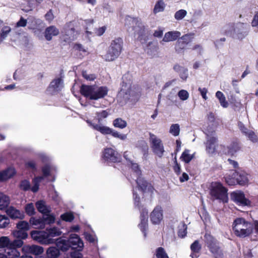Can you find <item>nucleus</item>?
<instances>
[{
  "label": "nucleus",
  "mask_w": 258,
  "mask_h": 258,
  "mask_svg": "<svg viewBox=\"0 0 258 258\" xmlns=\"http://www.w3.org/2000/svg\"><path fill=\"white\" fill-rule=\"evenodd\" d=\"M80 91L83 96L91 100H98L107 95L108 89L105 86L98 87L82 85Z\"/></svg>",
  "instance_id": "f257e3e1"
},
{
  "label": "nucleus",
  "mask_w": 258,
  "mask_h": 258,
  "mask_svg": "<svg viewBox=\"0 0 258 258\" xmlns=\"http://www.w3.org/2000/svg\"><path fill=\"white\" fill-rule=\"evenodd\" d=\"M55 245L62 251L67 250L70 247L76 249L78 251L82 250L84 243L80 237L76 234H71L68 241L62 238L57 239Z\"/></svg>",
  "instance_id": "f03ea898"
},
{
  "label": "nucleus",
  "mask_w": 258,
  "mask_h": 258,
  "mask_svg": "<svg viewBox=\"0 0 258 258\" xmlns=\"http://www.w3.org/2000/svg\"><path fill=\"white\" fill-rule=\"evenodd\" d=\"M28 27L29 29L34 30V33L39 39H42L45 37L48 40V27H46L44 31V23L39 19H36L33 16H29L27 18Z\"/></svg>",
  "instance_id": "7ed1b4c3"
},
{
  "label": "nucleus",
  "mask_w": 258,
  "mask_h": 258,
  "mask_svg": "<svg viewBox=\"0 0 258 258\" xmlns=\"http://www.w3.org/2000/svg\"><path fill=\"white\" fill-rule=\"evenodd\" d=\"M123 43L122 39L120 38H117L112 40L107 52L103 55L104 59L108 61L116 59L122 50Z\"/></svg>",
  "instance_id": "20e7f679"
},
{
  "label": "nucleus",
  "mask_w": 258,
  "mask_h": 258,
  "mask_svg": "<svg viewBox=\"0 0 258 258\" xmlns=\"http://www.w3.org/2000/svg\"><path fill=\"white\" fill-rule=\"evenodd\" d=\"M233 228L235 235L240 237L249 236L253 229L251 223L242 218H238L234 220Z\"/></svg>",
  "instance_id": "39448f33"
},
{
  "label": "nucleus",
  "mask_w": 258,
  "mask_h": 258,
  "mask_svg": "<svg viewBox=\"0 0 258 258\" xmlns=\"http://www.w3.org/2000/svg\"><path fill=\"white\" fill-rule=\"evenodd\" d=\"M141 96V93L135 87H133L130 83H122V85L118 93V98H122L125 102L131 100L137 101Z\"/></svg>",
  "instance_id": "423d86ee"
},
{
  "label": "nucleus",
  "mask_w": 258,
  "mask_h": 258,
  "mask_svg": "<svg viewBox=\"0 0 258 258\" xmlns=\"http://www.w3.org/2000/svg\"><path fill=\"white\" fill-rule=\"evenodd\" d=\"M225 181L230 185H232L237 183L240 185H245L248 182V175L245 172L237 173L232 170L227 173L225 177Z\"/></svg>",
  "instance_id": "0eeeda50"
},
{
  "label": "nucleus",
  "mask_w": 258,
  "mask_h": 258,
  "mask_svg": "<svg viewBox=\"0 0 258 258\" xmlns=\"http://www.w3.org/2000/svg\"><path fill=\"white\" fill-rule=\"evenodd\" d=\"M210 194L211 196L217 200L227 202L228 196L226 189L220 182H212L211 185Z\"/></svg>",
  "instance_id": "6e6552de"
},
{
  "label": "nucleus",
  "mask_w": 258,
  "mask_h": 258,
  "mask_svg": "<svg viewBox=\"0 0 258 258\" xmlns=\"http://www.w3.org/2000/svg\"><path fill=\"white\" fill-rule=\"evenodd\" d=\"M150 141L153 152L159 157H162L164 152V148L161 140L153 134L150 135Z\"/></svg>",
  "instance_id": "1a4fd4ad"
},
{
  "label": "nucleus",
  "mask_w": 258,
  "mask_h": 258,
  "mask_svg": "<svg viewBox=\"0 0 258 258\" xmlns=\"http://www.w3.org/2000/svg\"><path fill=\"white\" fill-rule=\"evenodd\" d=\"M244 29V25L242 23H238L236 24H229L224 27V31L227 35L230 36H234V35H241L242 34V36L244 35L243 31ZM238 38H242L240 36H238Z\"/></svg>",
  "instance_id": "9d476101"
},
{
  "label": "nucleus",
  "mask_w": 258,
  "mask_h": 258,
  "mask_svg": "<svg viewBox=\"0 0 258 258\" xmlns=\"http://www.w3.org/2000/svg\"><path fill=\"white\" fill-rule=\"evenodd\" d=\"M16 227L18 230H14L13 232V236L27 238L28 236L27 231L30 228L29 223L24 220L20 221L17 224Z\"/></svg>",
  "instance_id": "9b49d317"
},
{
  "label": "nucleus",
  "mask_w": 258,
  "mask_h": 258,
  "mask_svg": "<svg viewBox=\"0 0 258 258\" xmlns=\"http://www.w3.org/2000/svg\"><path fill=\"white\" fill-rule=\"evenodd\" d=\"M207 136V141L206 143V151L209 155H212L216 152V148L217 143V138L215 132H209L206 133Z\"/></svg>",
  "instance_id": "f8f14e48"
},
{
  "label": "nucleus",
  "mask_w": 258,
  "mask_h": 258,
  "mask_svg": "<svg viewBox=\"0 0 258 258\" xmlns=\"http://www.w3.org/2000/svg\"><path fill=\"white\" fill-rule=\"evenodd\" d=\"M231 199L239 205L247 206L251 205V202L245 198L243 192L240 190L232 192L231 194Z\"/></svg>",
  "instance_id": "ddd939ff"
},
{
  "label": "nucleus",
  "mask_w": 258,
  "mask_h": 258,
  "mask_svg": "<svg viewBox=\"0 0 258 258\" xmlns=\"http://www.w3.org/2000/svg\"><path fill=\"white\" fill-rule=\"evenodd\" d=\"M102 158L105 161L116 162L120 161V157L116 151L112 148H108L104 150Z\"/></svg>",
  "instance_id": "4468645a"
},
{
  "label": "nucleus",
  "mask_w": 258,
  "mask_h": 258,
  "mask_svg": "<svg viewBox=\"0 0 258 258\" xmlns=\"http://www.w3.org/2000/svg\"><path fill=\"white\" fill-rule=\"evenodd\" d=\"M31 238L40 243L48 244V233L44 231L32 230L30 232Z\"/></svg>",
  "instance_id": "2eb2a0df"
},
{
  "label": "nucleus",
  "mask_w": 258,
  "mask_h": 258,
  "mask_svg": "<svg viewBox=\"0 0 258 258\" xmlns=\"http://www.w3.org/2000/svg\"><path fill=\"white\" fill-rule=\"evenodd\" d=\"M163 218L161 207L156 206L150 214V220L154 224H159Z\"/></svg>",
  "instance_id": "dca6fc26"
},
{
  "label": "nucleus",
  "mask_w": 258,
  "mask_h": 258,
  "mask_svg": "<svg viewBox=\"0 0 258 258\" xmlns=\"http://www.w3.org/2000/svg\"><path fill=\"white\" fill-rule=\"evenodd\" d=\"M22 250L23 252L28 253L29 254L38 255L43 252L44 249L42 246L36 245H25L22 247Z\"/></svg>",
  "instance_id": "f3484780"
},
{
  "label": "nucleus",
  "mask_w": 258,
  "mask_h": 258,
  "mask_svg": "<svg viewBox=\"0 0 258 258\" xmlns=\"http://www.w3.org/2000/svg\"><path fill=\"white\" fill-rule=\"evenodd\" d=\"M6 212L7 215L12 219H19L22 220L25 218V215L23 212H21L13 206L7 208Z\"/></svg>",
  "instance_id": "a211bd4d"
},
{
  "label": "nucleus",
  "mask_w": 258,
  "mask_h": 258,
  "mask_svg": "<svg viewBox=\"0 0 258 258\" xmlns=\"http://www.w3.org/2000/svg\"><path fill=\"white\" fill-rule=\"evenodd\" d=\"M29 223L32 225L38 226L40 229H43L45 225L48 224V219L43 216L39 218L31 217L30 218Z\"/></svg>",
  "instance_id": "6ab92c4d"
},
{
  "label": "nucleus",
  "mask_w": 258,
  "mask_h": 258,
  "mask_svg": "<svg viewBox=\"0 0 258 258\" xmlns=\"http://www.w3.org/2000/svg\"><path fill=\"white\" fill-rule=\"evenodd\" d=\"M37 211L42 214V216L48 219V207L43 200H39L35 203Z\"/></svg>",
  "instance_id": "aec40b11"
},
{
  "label": "nucleus",
  "mask_w": 258,
  "mask_h": 258,
  "mask_svg": "<svg viewBox=\"0 0 258 258\" xmlns=\"http://www.w3.org/2000/svg\"><path fill=\"white\" fill-rule=\"evenodd\" d=\"M87 122L93 129L100 132L102 134L108 135L110 134L112 132V129L107 126L103 125L101 124H96L92 123L91 121L88 120Z\"/></svg>",
  "instance_id": "412c9836"
},
{
  "label": "nucleus",
  "mask_w": 258,
  "mask_h": 258,
  "mask_svg": "<svg viewBox=\"0 0 258 258\" xmlns=\"http://www.w3.org/2000/svg\"><path fill=\"white\" fill-rule=\"evenodd\" d=\"M16 173L15 169L13 167H9L7 169L0 172V181H4L12 177Z\"/></svg>",
  "instance_id": "4be33fe9"
},
{
  "label": "nucleus",
  "mask_w": 258,
  "mask_h": 258,
  "mask_svg": "<svg viewBox=\"0 0 258 258\" xmlns=\"http://www.w3.org/2000/svg\"><path fill=\"white\" fill-rule=\"evenodd\" d=\"M180 35L181 33L179 31H169L165 34L162 41L165 42L173 41L178 38Z\"/></svg>",
  "instance_id": "5701e85b"
},
{
  "label": "nucleus",
  "mask_w": 258,
  "mask_h": 258,
  "mask_svg": "<svg viewBox=\"0 0 258 258\" xmlns=\"http://www.w3.org/2000/svg\"><path fill=\"white\" fill-rule=\"evenodd\" d=\"M207 243L211 252L213 253H218L220 256V251L217 245L216 240L210 236L207 237Z\"/></svg>",
  "instance_id": "b1692460"
},
{
  "label": "nucleus",
  "mask_w": 258,
  "mask_h": 258,
  "mask_svg": "<svg viewBox=\"0 0 258 258\" xmlns=\"http://www.w3.org/2000/svg\"><path fill=\"white\" fill-rule=\"evenodd\" d=\"M137 183L139 186V188H140L144 192H150L152 193L153 191V188L151 184L148 183L144 179L139 178L137 180Z\"/></svg>",
  "instance_id": "393cba45"
},
{
  "label": "nucleus",
  "mask_w": 258,
  "mask_h": 258,
  "mask_svg": "<svg viewBox=\"0 0 258 258\" xmlns=\"http://www.w3.org/2000/svg\"><path fill=\"white\" fill-rule=\"evenodd\" d=\"M195 157V153L191 152L190 150L185 149L181 154L180 159L185 163H188Z\"/></svg>",
  "instance_id": "a878e982"
},
{
  "label": "nucleus",
  "mask_w": 258,
  "mask_h": 258,
  "mask_svg": "<svg viewBox=\"0 0 258 258\" xmlns=\"http://www.w3.org/2000/svg\"><path fill=\"white\" fill-rule=\"evenodd\" d=\"M4 255L6 256L7 258H19L20 257V252L16 248L13 247H9L8 249H5V253Z\"/></svg>",
  "instance_id": "bb28decb"
},
{
  "label": "nucleus",
  "mask_w": 258,
  "mask_h": 258,
  "mask_svg": "<svg viewBox=\"0 0 258 258\" xmlns=\"http://www.w3.org/2000/svg\"><path fill=\"white\" fill-rule=\"evenodd\" d=\"M190 248L192 253L190 254L191 258H197L198 257V253L200 252L201 246L199 244L198 241H195L190 246Z\"/></svg>",
  "instance_id": "cd10ccee"
},
{
  "label": "nucleus",
  "mask_w": 258,
  "mask_h": 258,
  "mask_svg": "<svg viewBox=\"0 0 258 258\" xmlns=\"http://www.w3.org/2000/svg\"><path fill=\"white\" fill-rule=\"evenodd\" d=\"M93 20H85L83 23L85 29L86 36L88 38L90 37L92 34L91 30L93 28Z\"/></svg>",
  "instance_id": "c85d7f7f"
},
{
  "label": "nucleus",
  "mask_w": 258,
  "mask_h": 258,
  "mask_svg": "<svg viewBox=\"0 0 258 258\" xmlns=\"http://www.w3.org/2000/svg\"><path fill=\"white\" fill-rule=\"evenodd\" d=\"M148 217V212L146 211L141 214V223L139 224V226L141 230L143 231L146 229L147 226Z\"/></svg>",
  "instance_id": "c756f323"
},
{
  "label": "nucleus",
  "mask_w": 258,
  "mask_h": 258,
  "mask_svg": "<svg viewBox=\"0 0 258 258\" xmlns=\"http://www.w3.org/2000/svg\"><path fill=\"white\" fill-rule=\"evenodd\" d=\"M10 204V198L3 194H0V210H3Z\"/></svg>",
  "instance_id": "7c9ffc66"
},
{
  "label": "nucleus",
  "mask_w": 258,
  "mask_h": 258,
  "mask_svg": "<svg viewBox=\"0 0 258 258\" xmlns=\"http://www.w3.org/2000/svg\"><path fill=\"white\" fill-rule=\"evenodd\" d=\"M165 8V4L163 0H158L155 4L153 12L154 14H157L164 11Z\"/></svg>",
  "instance_id": "2f4dec72"
},
{
  "label": "nucleus",
  "mask_w": 258,
  "mask_h": 258,
  "mask_svg": "<svg viewBox=\"0 0 258 258\" xmlns=\"http://www.w3.org/2000/svg\"><path fill=\"white\" fill-rule=\"evenodd\" d=\"M15 239L14 240L11 241V247L16 249L21 247H23V245L24 244L23 240L26 238L21 237H15Z\"/></svg>",
  "instance_id": "473e14b6"
},
{
  "label": "nucleus",
  "mask_w": 258,
  "mask_h": 258,
  "mask_svg": "<svg viewBox=\"0 0 258 258\" xmlns=\"http://www.w3.org/2000/svg\"><path fill=\"white\" fill-rule=\"evenodd\" d=\"M216 96L219 99L220 103L222 107L224 108L228 107V102L226 101L225 97L222 92L219 91H217L216 93Z\"/></svg>",
  "instance_id": "72a5a7b5"
},
{
  "label": "nucleus",
  "mask_w": 258,
  "mask_h": 258,
  "mask_svg": "<svg viewBox=\"0 0 258 258\" xmlns=\"http://www.w3.org/2000/svg\"><path fill=\"white\" fill-rule=\"evenodd\" d=\"M174 69L179 73L180 76L182 80H185L187 79L188 76L187 69L177 65L174 66Z\"/></svg>",
  "instance_id": "f704fd0d"
},
{
  "label": "nucleus",
  "mask_w": 258,
  "mask_h": 258,
  "mask_svg": "<svg viewBox=\"0 0 258 258\" xmlns=\"http://www.w3.org/2000/svg\"><path fill=\"white\" fill-rule=\"evenodd\" d=\"M24 209L25 213L29 216H32L36 214L35 209L32 203L26 204Z\"/></svg>",
  "instance_id": "c9c22d12"
},
{
  "label": "nucleus",
  "mask_w": 258,
  "mask_h": 258,
  "mask_svg": "<svg viewBox=\"0 0 258 258\" xmlns=\"http://www.w3.org/2000/svg\"><path fill=\"white\" fill-rule=\"evenodd\" d=\"M11 240L7 236L0 237V248L6 247V249L11 247Z\"/></svg>",
  "instance_id": "e433bc0d"
},
{
  "label": "nucleus",
  "mask_w": 258,
  "mask_h": 258,
  "mask_svg": "<svg viewBox=\"0 0 258 258\" xmlns=\"http://www.w3.org/2000/svg\"><path fill=\"white\" fill-rule=\"evenodd\" d=\"M113 124L115 127L123 129L126 126L127 122L121 118H118L114 120Z\"/></svg>",
  "instance_id": "4c0bfd02"
},
{
  "label": "nucleus",
  "mask_w": 258,
  "mask_h": 258,
  "mask_svg": "<svg viewBox=\"0 0 258 258\" xmlns=\"http://www.w3.org/2000/svg\"><path fill=\"white\" fill-rule=\"evenodd\" d=\"M169 132L173 136H178L180 133L179 125L177 123L172 124L170 127Z\"/></svg>",
  "instance_id": "58836bf2"
},
{
  "label": "nucleus",
  "mask_w": 258,
  "mask_h": 258,
  "mask_svg": "<svg viewBox=\"0 0 258 258\" xmlns=\"http://www.w3.org/2000/svg\"><path fill=\"white\" fill-rule=\"evenodd\" d=\"M239 150L238 144L234 143L227 148V151H225V154L233 155Z\"/></svg>",
  "instance_id": "ea45409f"
},
{
  "label": "nucleus",
  "mask_w": 258,
  "mask_h": 258,
  "mask_svg": "<svg viewBox=\"0 0 258 258\" xmlns=\"http://www.w3.org/2000/svg\"><path fill=\"white\" fill-rule=\"evenodd\" d=\"M11 30V29L9 26H5L2 29L0 34L1 42L3 41L7 37Z\"/></svg>",
  "instance_id": "a19ab883"
},
{
  "label": "nucleus",
  "mask_w": 258,
  "mask_h": 258,
  "mask_svg": "<svg viewBox=\"0 0 258 258\" xmlns=\"http://www.w3.org/2000/svg\"><path fill=\"white\" fill-rule=\"evenodd\" d=\"M62 86V80L60 78H57L51 82V87L53 88L54 90L57 91Z\"/></svg>",
  "instance_id": "79ce46f5"
},
{
  "label": "nucleus",
  "mask_w": 258,
  "mask_h": 258,
  "mask_svg": "<svg viewBox=\"0 0 258 258\" xmlns=\"http://www.w3.org/2000/svg\"><path fill=\"white\" fill-rule=\"evenodd\" d=\"M241 130L248 136V138L252 142H256L257 140V138L255 134L251 131H248L245 128H242L241 127Z\"/></svg>",
  "instance_id": "37998d69"
},
{
  "label": "nucleus",
  "mask_w": 258,
  "mask_h": 258,
  "mask_svg": "<svg viewBox=\"0 0 258 258\" xmlns=\"http://www.w3.org/2000/svg\"><path fill=\"white\" fill-rule=\"evenodd\" d=\"M19 187L25 191L29 190L31 188L30 182L27 179L23 180L20 183Z\"/></svg>",
  "instance_id": "c03bdc74"
},
{
  "label": "nucleus",
  "mask_w": 258,
  "mask_h": 258,
  "mask_svg": "<svg viewBox=\"0 0 258 258\" xmlns=\"http://www.w3.org/2000/svg\"><path fill=\"white\" fill-rule=\"evenodd\" d=\"M187 11L185 10H179L175 12L174 18L178 21L182 20L187 15Z\"/></svg>",
  "instance_id": "a18cd8bd"
},
{
  "label": "nucleus",
  "mask_w": 258,
  "mask_h": 258,
  "mask_svg": "<svg viewBox=\"0 0 258 258\" xmlns=\"http://www.w3.org/2000/svg\"><path fill=\"white\" fill-rule=\"evenodd\" d=\"M10 223L9 218L6 215L0 214V228H6Z\"/></svg>",
  "instance_id": "49530a36"
},
{
  "label": "nucleus",
  "mask_w": 258,
  "mask_h": 258,
  "mask_svg": "<svg viewBox=\"0 0 258 258\" xmlns=\"http://www.w3.org/2000/svg\"><path fill=\"white\" fill-rule=\"evenodd\" d=\"M40 180H41V178L39 177H35L33 180V186L31 187V188L30 189L31 190V191L33 192H36L38 189H39V182H40Z\"/></svg>",
  "instance_id": "de8ad7c7"
},
{
  "label": "nucleus",
  "mask_w": 258,
  "mask_h": 258,
  "mask_svg": "<svg viewBox=\"0 0 258 258\" xmlns=\"http://www.w3.org/2000/svg\"><path fill=\"white\" fill-rule=\"evenodd\" d=\"M53 246L49 247V258H56L59 254V248ZM59 249H60L59 248Z\"/></svg>",
  "instance_id": "09e8293b"
},
{
  "label": "nucleus",
  "mask_w": 258,
  "mask_h": 258,
  "mask_svg": "<svg viewBox=\"0 0 258 258\" xmlns=\"http://www.w3.org/2000/svg\"><path fill=\"white\" fill-rule=\"evenodd\" d=\"M189 93L185 90H181L178 93V96L182 101H185L189 98Z\"/></svg>",
  "instance_id": "8fccbe9b"
},
{
  "label": "nucleus",
  "mask_w": 258,
  "mask_h": 258,
  "mask_svg": "<svg viewBox=\"0 0 258 258\" xmlns=\"http://www.w3.org/2000/svg\"><path fill=\"white\" fill-rule=\"evenodd\" d=\"M113 137L119 139L122 141H124L127 139V135L119 133V132L112 130V132L110 134Z\"/></svg>",
  "instance_id": "3c124183"
},
{
  "label": "nucleus",
  "mask_w": 258,
  "mask_h": 258,
  "mask_svg": "<svg viewBox=\"0 0 258 258\" xmlns=\"http://www.w3.org/2000/svg\"><path fill=\"white\" fill-rule=\"evenodd\" d=\"M61 218L62 220L66 222H72L74 219V216L72 213L67 212L62 214Z\"/></svg>",
  "instance_id": "603ef678"
},
{
  "label": "nucleus",
  "mask_w": 258,
  "mask_h": 258,
  "mask_svg": "<svg viewBox=\"0 0 258 258\" xmlns=\"http://www.w3.org/2000/svg\"><path fill=\"white\" fill-rule=\"evenodd\" d=\"M156 256L158 258H168V256L162 247H159L156 250Z\"/></svg>",
  "instance_id": "864d4df0"
},
{
  "label": "nucleus",
  "mask_w": 258,
  "mask_h": 258,
  "mask_svg": "<svg viewBox=\"0 0 258 258\" xmlns=\"http://www.w3.org/2000/svg\"><path fill=\"white\" fill-rule=\"evenodd\" d=\"M174 165L173 166V169L174 172L177 175H179L181 173V166L177 161L176 157L174 158Z\"/></svg>",
  "instance_id": "5fc2aeb1"
},
{
  "label": "nucleus",
  "mask_w": 258,
  "mask_h": 258,
  "mask_svg": "<svg viewBox=\"0 0 258 258\" xmlns=\"http://www.w3.org/2000/svg\"><path fill=\"white\" fill-rule=\"evenodd\" d=\"M193 38L194 35L192 34H186L183 36L181 38V40H182V42L187 44L190 42Z\"/></svg>",
  "instance_id": "6e6d98bb"
},
{
  "label": "nucleus",
  "mask_w": 258,
  "mask_h": 258,
  "mask_svg": "<svg viewBox=\"0 0 258 258\" xmlns=\"http://www.w3.org/2000/svg\"><path fill=\"white\" fill-rule=\"evenodd\" d=\"M84 234L85 239L90 242L95 243L96 241V237L95 235L87 232H84Z\"/></svg>",
  "instance_id": "4d7b16f0"
},
{
  "label": "nucleus",
  "mask_w": 258,
  "mask_h": 258,
  "mask_svg": "<svg viewBox=\"0 0 258 258\" xmlns=\"http://www.w3.org/2000/svg\"><path fill=\"white\" fill-rule=\"evenodd\" d=\"M27 19H24L23 17H21L20 20L16 23L15 27H25L28 24Z\"/></svg>",
  "instance_id": "13d9d810"
},
{
  "label": "nucleus",
  "mask_w": 258,
  "mask_h": 258,
  "mask_svg": "<svg viewBox=\"0 0 258 258\" xmlns=\"http://www.w3.org/2000/svg\"><path fill=\"white\" fill-rule=\"evenodd\" d=\"M127 164L135 172L138 174L140 173L139 167L137 163L133 162V161H130Z\"/></svg>",
  "instance_id": "bf43d9fd"
},
{
  "label": "nucleus",
  "mask_w": 258,
  "mask_h": 258,
  "mask_svg": "<svg viewBox=\"0 0 258 258\" xmlns=\"http://www.w3.org/2000/svg\"><path fill=\"white\" fill-rule=\"evenodd\" d=\"M60 234L61 232L58 228L55 227H49V236H58Z\"/></svg>",
  "instance_id": "052dcab7"
},
{
  "label": "nucleus",
  "mask_w": 258,
  "mask_h": 258,
  "mask_svg": "<svg viewBox=\"0 0 258 258\" xmlns=\"http://www.w3.org/2000/svg\"><path fill=\"white\" fill-rule=\"evenodd\" d=\"M198 91L200 92L202 98L205 100H207L208 98L207 94L208 93V90L206 88H201L199 87L198 88Z\"/></svg>",
  "instance_id": "680f3d73"
},
{
  "label": "nucleus",
  "mask_w": 258,
  "mask_h": 258,
  "mask_svg": "<svg viewBox=\"0 0 258 258\" xmlns=\"http://www.w3.org/2000/svg\"><path fill=\"white\" fill-rule=\"evenodd\" d=\"M83 77L87 81H93L95 79L96 77L93 74H88L86 72H83L82 73Z\"/></svg>",
  "instance_id": "e2e57ef3"
},
{
  "label": "nucleus",
  "mask_w": 258,
  "mask_h": 258,
  "mask_svg": "<svg viewBox=\"0 0 258 258\" xmlns=\"http://www.w3.org/2000/svg\"><path fill=\"white\" fill-rule=\"evenodd\" d=\"M186 234V226L185 224L181 225V229L178 231V235L181 237H184Z\"/></svg>",
  "instance_id": "0e129e2a"
},
{
  "label": "nucleus",
  "mask_w": 258,
  "mask_h": 258,
  "mask_svg": "<svg viewBox=\"0 0 258 258\" xmlns=\"http://www.w3.org/2000/svg\"><path fill=\"white\" fill-rule=\"evenodd\" d=\"M108 114V112L106 110H103L100 113H97V116L98 122H99L103 118H106Z\"/></svg>",
  "instance_id": "69168bd1"
},
{
  "label": "nucleus",
  "mask_w": 258,
  "mask_h": 258,
  "mask_svg": "<svg viewBox=\"0 0 258 258\" xmlns=\"http://www.w3.org/2000/svg\"><path fill=\"white\" fill-rule=\"evenodd\" d=\"M74 49L79 52H86L87 51L86 49L80 44H75L74 46Z\"/></svg>",
  "instance_id": "338daca9"
},
{
  "label": "nucleus",
  "mask_w": 258,
  "mask_h": 258,
  "mask_svg": "<svg viewBox=\"0 0 258 258\" xmlns=\"http://www.w3.org/2000/svg\"><path fill=\"white\" fill-rule=\"evenodd\" d=\"M59 33L58 30L54 26L49 27V36H56L58 35Z\"/></svg>",
  "instance_id": "774afa93"
}]
</instances>
